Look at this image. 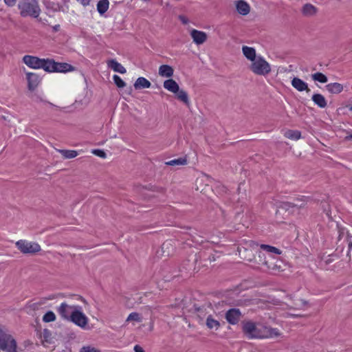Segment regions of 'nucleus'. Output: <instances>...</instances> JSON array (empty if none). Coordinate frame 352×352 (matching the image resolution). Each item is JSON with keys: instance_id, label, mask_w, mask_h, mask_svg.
Here are the masks:
<instances>
[{"instance_id": "obj_1", "label": "nucleus", "mask_w": 352, "mask_h": 352, "mask_svg": "<svg viewBox=\"0 0 352 352\" xmlns=\"http://www.w3.org/2000/svg\"><path fill=\"white\" fill-rule=\"evenodd\" d=\"M20 14L23 17L31 16L38 19L41 10L38 0H30L21 2L18 4Z\"/></svg>"}, {"instance_id": "obj_2", "label": "nucleus", "mask_w": 352, "mask_h": 352, "mask_svg": "<svg viewBox=\"0 0 352 352\" xmlns=\"http://www.w3.org/2000/svg\"><path fill=\"white\" fill-rule=\"evenodd\" d=\"M242 331L249 339L263 338V325L259 327L252 320H243L241 323Z\"/></svg>"}, {"instance_id": "obj_3", "label": "nucleus", "mask_w": 352, "mask_h": 352, "mask_svg": "<svg viewBox=\"0 0 352 352\" xmlns=\"http://www.w3.org/2000/svg\"><path fill=\"white\" fill-rule=\"evenodd\" d=\"M49 58H41L37 56L25 55L23 57V62L30 68L34 69H43L47 72Z\"/></svg>"}, {"instance_id": "obj_4", "label": "nucleus", "mask_w": 352, "mask_h": 352, "mask_svg": "<svg viewBox=\"0 0 352 352\" xmlns=\"http://www.w3.org/2000/svg\"><path fill=\"white\" fill-rule=\"evenodd\" d=\"M251 71L256 75L266 76L271 72L270 65L262 56H258L250 65Z\"/></svg>"}, {"instance_id": "obj_5", "label": "nucleus", "mask_w": 352, "mask_h": 352, "mask_svg": "<svg viewBox=\"0 0 352 352\" xmlns=\"http://www.w3.org/2000/svg\"><path fill=\"white\" fill-rule=\"evenodd\" d=\"M15 245L18 250L24 254H34L41 250L38 243L26 240H19L16 242Z\"/></svg>"}, {"instance_id": "obj_6", "label": "nucleus", "mask_w": 352, "mask_h": 352, "mask_svg": "<svg viewBox=\"0 0 352 352\" xmlns=\"http://www.w3.org/2000/svg\"><path fill=\"white\" fill-rule=\"evenodd\" d=\"M47 67L48 68L47 69V72L48 73H67L75 70L74 67H73L70 64L66 63L56 62L54 60L50 58H49Z\"/></svg>"}, {"instance_id": "obj_7", "label": "nucleus", "mask_w": 352, "mask_h": 352, "mask_svg": "<svg viewBox=\"0 0 352 352\" xmlns=\"http://www.w3.org/2000/svg\"><path fill=\"white\" fill-rule=\"evenodd\" d=\"M79 305H72L67 304L66 302H63L57 307L56 311L62 318L70 320L72 316L74 314V311H76Z\"/></svg>"}, {"instance_id": "obj_8", "label": "nucleus", "mask_w": 352, "mask_h": 352, "mask_svg": "<svg viewBox=\"0 0 352 352\" xmlns=\"http://www.w3.org/2000/svg\"><path fill=\"white\" fill-rule=\"evenodd\" d=\"M88 320V318L82 311V307L79 306L78 309L74 311V314L72 316L69 321L72 322L76 325L81 327L82 329H86Z\"/></svg>"}, {"instance_id": "obj_9", "label": "nucleus", "mask_w": 352, "mask_h": 352, "mask_svg": "<svg viewBox=\"0 0 352 352\" xmlns=\"http://www.w3.org/2000/svg\"><path fill=\"white\" fill-rule=\"evenodd\" d=\"M241 317L242 314L240 309L237 308L230 309L226 311L225 315L226 320L230 324H237L239 322Z\"/></svg>"}, {"instance_id": "obj_10", "label": "nucleus", "mask_w": 352, "mask_h": 352, "mask_svg": "<svg viewBox=\"0 0 352 352\" xmlns=\"http://www.w3.org/2000/svg\"><path fill=\"white\" fill-rule=\"evenodd\" d=\"M309 198L305 196H301L294 199L293 201H285L283 203V207L302 208L305 206Z\"/></svg>"}, {"instance_id": "obj_11", "label": "nucleus", "mask_w": 352, "mask_h": 352, "mask_svg": "<svg viewBox=\"0 0 352 352\" xmlns=\"http://www.w3.org/2000/svg\"><path fill=\"white\" fill-rule=\"evenodd\" d=\"M26 78L28 80V87L29 90H34L41 82L39 76L33 72H28L26 74Z\"/></svg>"}, {"instance_id": "obj_12", "label": "nucleus", "mask_w": 352, "mask_h": 352, "mask_svg": "<svg viewBox=\"0 0 352 352\" xmlns=\"http://www.w3.org/2000/svg\"><path fill=\"white\" fill-rule=\"evenodd\" d=\"M291 83L292 87L298 91H306L307 93H309L311 91L307 83L299 78L294 77L292 80Z\"/></svg>"}, {"instance_id": "obj_13", "label": "nucleus", "mask_w": 352, "mask_h": 352, "mask_svg": "<svg viewBox=\"0 0 352 352\" xmlns=\"http://www.w3.org/2000/svg\"><path fill=\"white\" fill-rule=\"evenodd\" d=\"M190 36L193 42L197 45L203 44L207 40V34L206 32L195 29L190 32Z\"/></svg>"}, {"instance_id": "obj_14", "label": "nucleus", "mask_w": 352, "mask_h": 352, "mask_svg": "<svg viewBox=\"0 0 352 352\" xmlns=\"http://www.w3.org/2000/svg\"><path fill=\"white\" fill-rule=\"evenodd\" d=\"M235 5L239 14L245 16L250 13V7L245 0L236 1Z\"/></svg>"}, {"instance_id": "obj_15", "label": "nucleus", "mask_w": 352, "mask_h": 352, "mask_svg": "<svg viewBox=\"0 0 352 352\" xmlns=\"http://www.w3.org/2000/svg\"><path fill=\"white\" fill-rule=\"evenodd\" d=\"M280 334L279 331L276 328L263 326V338L278 337Z\"/></svg>"}, {"instance_id": "obj_16", "label": "nucleus", "mask_w": 352, "mask_h": 352, "mask_svg": "<svg viewBox=\"0 0 352 352\" xmlns=\"http://www.w3.org/2000/svg\"><path fill=\"white\" fill-rule=\"evenodd\" d=\"M164 87L168 91L175 94L179 91V86L177 82L172 79L166 80L163 84Z\"/></svg>"}, {"instance_id": "obj_17", "label": "nucleus", "mask_w": 352, "mask_h": 352, "mask_svg": "<svg viewBox=\"0 0 352 352\" xmlns=\"http://www.w3.org/2000/svg\"><path fill=\"white\" fill-rule=\"evenodd\" d=\"M326 89L331 94H338L343 91V85L338 82L329 83L325 86Z\"/></svg>"}, {"instance_id": "obj_18", "label": "nucleus", "mask_w": 352, "mask_h": 352, "mask_svg": "<svg viewBox=\"0 0 352 352\" xmlns=\"http://www.w3.org/2000/svg\"><path fill=\"white\" fill-rule=\"evenodd\" d=\"M242 52L247 59L254 62L256 59V50L254 48L248 46H243Z\"/></svg>"}, {"instance_id": "obj_19", "label": "nucleus", "mask_w": 352, "mask_h": 352, "mask_svg": "<svg viewBox=\"0 0 352 352\" xmlns=\"http://www.w3.org/2000/svg\"><path fill=\"white\" fill-rule=\"evenodd\" d=\"M311 100L320 108H325L327 105L325 98L320 94H314L311 97Z\"/></svg>"}, {"instance_id": "obj_20", "label": "nucleus", "mask_w": 352, "mask_h": 352, "mask_svg": "<svg viewBox=\"0 0 352 352\" xmlns=\"http://www.w3.org/2000/svg\"><path fill=\"white\" fill-rule=\"evenodd\" d=\"M173 73L174 69L168 65H162L159 68V75L162 77L170 78Z\"/></svg>"}, {"instance_id": "obj_21", "label": "nucleus", "mask_w": 352, "mask_h": 352, "mask_svg": "<svg viewBox=\"0 0 352 352\" xmlns=\"http://www.w3.org/2000/svg\"><path fill=\"white\" fill-rule=\"evenodd\" d=\"M135 89H142L145 88H149L151 86V83L149 80L144 77H139L133 85Z\"/></svg>"}, {"instance_id": "obj_22", "label": "nucleus", "mask_w": 352, "mask_h": 352, "mask_svg": "<svg viewBox=\"0 0 352 352\" xmlns=\"http://www.w3.org/2000/svg\"><path fill=\"white\" fill-rule=\"evenodd\" d=\"M302 12L306 16H314L317 12V8L311 3H306L302 8Z\"/></svg>"}, {"instance_id": "obj_23", "label": "nucleus", "mask_w": 352, "mask_h": 352, "mask_svg": "<svg viewBox=\"0 0 352 352\" xmlns=\"http://www.w3.org/2000/svg\"><path fill=\"white\" fill-rule=\"evenodd\" d=\"M176 98L182 102L184 104H185L186 106L190 105V100L188 98V95L187 92L183 89H179V91L177 93H175Z\"/></svg>"}, {"instance_id": "obj_24", "label": "nucleus", "mask_w": 352, "mask_h": 352, "mask_svg": "<svg viewBox=\"0 0 352 352\" xmlns=\"http://www.w3.org/2000/svg\"><path fill=\"white\" fill-rule=\"evenodd\" d=\"M43 4L45 5L46 9L51 10L53 12H58L60 11L62 6L58 3H56L53 1L43 0Z\"/></svg>"}, {"instance_id": "obj_25", "label": "nucleus", "mask_w": 352, "mask_h": 352, "mask_svg": "<svg viewBox=\"0 0 352 352\" xmlns=\"http://www.w3.org/2000/svg\"><path fill=\"white\" fill-rule=\"evenodd\" d=\"M108 0H100L97 3V10L100 14L105 13L109 8Z\"/></svg>"}, {"instance_id": "obj_26", "label": "nucleus", "mask_w": 352, "mask_h": 352, "mask_svg": "<svg viewBox=\"0 0 352 352\" xmlns=\"http://www.w3.org/2000/svg\"><path fill=\"white\" fill-rule=\"evenodd\" d=\"M206 326L209 329H218L220 327V322L214 319L211 315H209L206 319Z\"/></svg>"}, {"instance_id": "obj_27", "label": "nucleus", "mask_w": 352, "mask_h": 352, "mask_svg": "<svg viewBox=\"0 0 352 352\" xmlns=\"http://www.w3.org/2000/svg\"><path fill=\"white\" fill-rule=\"evenodd\" d=\"M111 69L120 74H125L126 72L124 67L117 62L115 59H111Z\"/></svg>"}, {"instance_id": "obj_28", "label": "nucleus", "mask_w": 352, "mask_h": 352, "mask_svg": "<svg viewBox=\"0 0 352 352\" xmlns=\"http://www.w3.org/2000/svg\"><path fill=\"white\" fill-rule=\"evenodd\" d=\"M285 136L291 140H298L301 138V133L298 130H287Z\"/></svg>"}, {"instance_id": "obj_29", "label": "nucleus", "mask_w": 352, "mask_h": 352, "mask_svg": "<svg viewBox=\"0 0 352 352\" xmlns=\"http://www.w3.org/2000/svg\"><path fill=\"white\" fill-rule=\"evenodd\" d=\"M58 152L65 158V159H72L76 157L78 155V153L74 150H58Z\"/></svg>"}, {"instance_id": "obj_30", "label": "nucleus", "mask_w": 352, "mask_h": 352, "mask_svg": "<svg viewBox=\"0 0 352 352\" xmlns=\"http://www.w3.org/2000/svg\"><path fill=\"white\" fill-rule=\"evenodd\" d=\"M168 166H181L187 164V160L185 157H179L166 162L165 163Z\"/></svg>"}, {"instance_id": "obj_31", "label": "nucleus", "mask_w": 352, "mask_h": 352, "mask_svg": "<svg viewBox=\"0 0 352 352\" xmlns=\"http://www.w3.org/2000/svg\"><path fill=\"white\" fill-rule=\"evenodd\" d=\"M311 78L314 80L318 81L321 83H325L327 82V77L321 72H316L311 75Z\"/></svg>"}, {"instance_id": "obj_32", "label": "nucleus", "mask_w": 352, "mask_h": 352, "mask_svg": "<svg viewBox=\"0 0 352 352\" xmlns=\"http://www.w3.org/2000/svg\"><path fill=\"white\" fill-rule=\"evenodd\" d=\"M261 249L267 252L274 253L276 254H280L282 253L279 249L270 245L262 244L261 245Z\"/></svg>"}, {"instance_id": "obj_33", "label": "nucleus", "mask_w": 352, "mask_h": 352, "mask_svg": "<svg viewBox=\"0 0 352 352\" xmlns=\"http://www.w3.org/2000/svg\"><path fill=\"white\" fill-rule=\"evenodd\" d=\"M113 80L115 85L120 89L124 88L126 86V82L118 75H113Z\"/></svg>"}, {"instance_id": "obj_34", "label": "nucleus", "mask_w": 352, "mask_h": 352, "mask_svg": "<svg viewBox=\"0 0 352 352\" xmlns=\"http://www.w3.org/2000/svg\"><path fill=\"white\" fill-rule=\"evenodd\" d=\"M56 320V315L52 311H47L43 317V320L45 322H53Z\"/></svg>"}, {"instance_id": "obj_35", "label": "nucleus", "mask_w": 352, "mask_h": 352, "mask_svg": "<svg viewBox=\"0 0 352 352\" xmlns=\"http://www.w3.org/2000/svg\"><path fill=\"white\" fill-rule=\"evenodd\" d=\"M140 320H141V318H140V314L137 312L131 313L126 319V321L140 322Z\"/></svg>"}, {"instance_id": "obj_36", "label": "nucleus", "mask_w": 352, "mask_h": 352, "mask_svg": "<svg viewBox=\"0 0 352 352\" xmlns=\"http://www.w3.org/2000/svg\"><path fill=\"white\" fill-rule=\"evenodd\" d=\"M91 153L101 158L107 157V154L105 153V152L103 150H101V149H94L91 151Z\"/></svg>"}, {"instance_id": "obj_37", "label": "nucleus", "mask_w": 352, "mask_h": 352, "mask_svg": "<svg viewBox=\"0 0 352 352\" xmlns=\"http://www.w3.org/2000/svg\"><path fill=\"white\" fill-rule=\"evenodd\" d=\"M80 352H100L96 350L94 347L90 346H85L81 348Z\"/></svg>"}, {"instance_id": "obj_38", "label": "nucleus", "mask_w": 352, "mask_h": 352, "mask_svg": "<svg viewBox=\"0 0 352 352\" xmlns=\"http://www.w3.org/2000/svg\"><path fill=\"white\" fill-rule=\"evenodd\" d=\"M35 102L38 103H43V104H47L50 106H54V104L50 102H47V100L43 99L41 96H36L35 99Z\"/></svg>"}, {"instance_id": "obj_39", "label": "nucleus", "mask_w": 352, "mask_h": 352, "mask_svg": "<svg viewBox=\"0 0 352 352\" xmlns=\"http://www.w3.org/2000/svg\"><path fill=\"white\" fill-rule=\"evenodd\" d=\"M4 2L8 6L12 7L16 4V0H4Z\"/></svg>"}, {"instance_id": "obj_40", "label": "nucleus", "mask_w": 352, "mask_h": 352, "mask_svg": "<svg viewBox=\"0 0 352 352\" xmlns=\"http://www.w3.org/2000/svg\"><path fill=\"white\" fill-rule=\"evenodd\" d=\"M346 133L348 135L344 138V140L345 141H351V140H352V130H351L349 131H346Z\"/></svg>"}, {"instance_id": "obj_41", "label": "nucleus", "mask_w": 352, "mask_h": 352, "mask_svg": "<svg viewBox=\"0 0 352 352\" xmlns=\"http://www.w3.org/2000/svg\"><path fill=\"white\" fill-rule=\"evenodd\" d=\"M135 352H145L144 350L139 345H135L134 346Z\"/></svg>"}, {"instance_id": "obj_42", "label": "nucleus", "mask_w": 352, "mask_h": 352, "mask_svg": "<svg viewBox=\"0 0 352 352\" xmlns=\"http://www.w3.org/2000/svg\"><path fill=\"white\" fill-rule=\"evenodd\" d=\"M77 1L80 3L84 6H88L90 3V0H77Z\"/></svg>"}, {"instance_id": "obj_43", "label": "nucleus", "mask_w": 352, "mask_h": 352, "mask_svg": "<svg viewBox=\"0 0 352 352\" xmlns=\"http://www.w3.org/2000/svg\"><path fill=\"white\" fill-rule=\"evenodd\" d=\"M180 20L182 21L183 23L186 24L188 22V20L183 16H179Z\"/></svg>"}, {"instance_id": "obj_44", "label": "nucleus", "mask_w": 352, "mask_h": 352, "mask_svg": "<svg viewBox=\"0 0 352 352\" xmlns=\"http://www.w3.org/2000/svg\"><path fill=\"white\" fill-rule=\"evenodd\" d=\"M157 191L160 192H164L165 191V189L162 187H160V188H157Z\"/></svg>"}, {"instance_id": "obj_45", "label": "nucleus", "mask_w": 352, "mask_h": 352, "mask_svg": "<svg viewBox=\"0 0 352 352\" xmlns=\"http://www.w3.org/2000/svg\"><path fill=\"white\" fill-rule=\"evenodd\" d=\"M352 249V241H349V252Z\"/></svg>"}, {"instance_id": "obj_46", "label": "nucleus", "mask_w": 352, "mask_h": 352, "mask_svg": "<svg viewBox=\"0 0 352 352\" xmlns=\"http://www.w3.org/2000/svg\"><path fill=\"white\" fill-rule=\"evenodd\" d=\"M40 305L38 304V303H34L32 305V307L35 309V308H37Z\"/></svg>"}, {"instance_id": "obj_47", "label": "nucleus", "mask_w": 352, "mask_h": 352, "mask_svg": "<svg viewBox=\"0 0 352 352\" xmlns=\"http://www.w3.org/2000/svg\"><path fill=\"white\" fill-rule=\"evenodd\" d=\"M295 318H298V317H302V315H298V314H294L292 315Z\"/></svg>"}, {"instance_id": "obj_48", "label": "nucleus", "mask_w": 352, "mask_h": 352, "mask_svg": "<svg viewBox=\"0 0 352 352\" xmlns=\"http://www.w3.org/2000/svg\"><path fill=\"white\" fill-rule=\"evenodd\" d=\"M131 91H132V88L131 87H129V91L127 92L128 94H131Z\"/></svg>"}, {"instance_id": "obj_49", "label": "nucleus", "mask_w": 352, "mask_h": 352, "mask_svg": "<svg viewBox=\"0 0 352 352\" xmlns=\"http://www.w3.org/2000/svg\"><path fill=\"white\" fill-rule=\"evenodd\" d=\"M107 64L108 67H110V60H107Z\"/></svg>"}, {"instance_id": "obj_50", "label": "nucleus", "mask_w": 352, "mask_h": 352, "mask_svg": "<svg viewBox=\"0 0 352 352\" xmlns=\"http://www.w3.org/2000/svg\"><path fill=\"white\" fill-rule=\"evenodd\" d=\"M302 305H304L307 304V302L305 300H302Z\"/></svg>"}, {"instance_id": "obj_51", "label": "nucleus", "mask_w": 352, "mask_h": 352, "mask_svg": "<svg viewBox=\"0 0 352 352\" xmlns=\"http://www.w3.org/2000/svg\"><path fill=\"white\" fill-rule=\"evenodd\" d=\"M166 245H167V243H163V245H162V248H164Z\"/></svg>"}, {"instance_id": "obj_52", "label": "nucleus", "mask_w": 352, "mask_h": 352, "mask_svg": "<svg viewBox=\"0 0 352 352\" xmlns=\"http://www.w3.org/2000/svg\"><path fill=\"white\" fill-rule=\"evenodd\" d=\"M349 111H352V105L349 107Z\"/></svg>"}, {"instance_id": "obj_53", "label": "nucleus", "mask_w": 352, "mask_h": 352, "mask_svg": "<svg viewBox=\"0 0 352 352\" xmlns=\"http://www.w3.org/2000/svg\"><path fill=\"white\" fill-rule=\"evenodd\" d=\"M196 311H199L200 310V308L195 307Z\"/></svg>"}]
</instances>
